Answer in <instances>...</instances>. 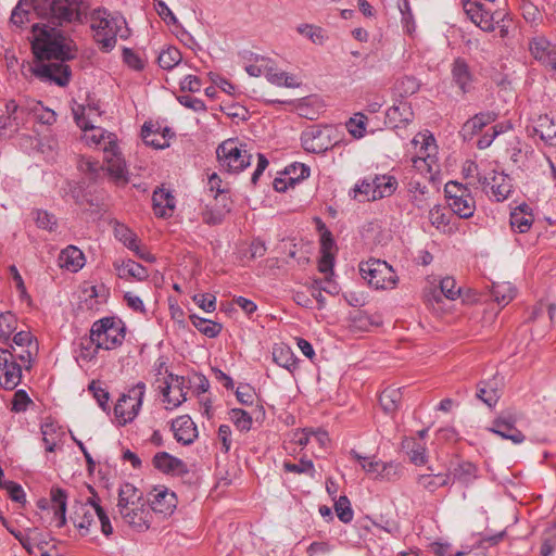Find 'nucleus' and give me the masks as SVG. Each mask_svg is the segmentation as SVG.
Masks as SVG:
<instances>
[{
  "instance_id": "obj_1",
  "label": "nucleus",
  "mask_w": 556,
  "mask_h": 556,
  "mask_svg": "<svg viewBox=\"0 0 556 556\" xmlns=\"http://www.w3.org/2000/svg\"><path fill=\"white\" fill-rule=\"evenodd\" d=\"M83 0H54L49 23L33 25L31 49L38 61L33 74L45 83L64 87L70 83L71 68L64 62L75 58L72 41L56 28L79 21Z\"/></svg>"
},
{
  "instance_id": "obj_2",
  "label": "nucleus",
  "mask_w": 556,
  "mask_h": 556,
  "mask_svg": "<svg viewBox=\"0 0 556 556\" xmlns=\"http://www.w3.org/2000/svg\"><path fill=\"white\" fill-rule=\"evenodd\" d=\"M90 20L93 38L105 51L115 47L117 37L127 39L130 36V29L121 13L98 8L92 11Z\"/></svg>"
},
{
  "instance_id": "obj_3",
  "label": "nucleus",
  "mask_w": 556,
  "mask_h": 556,
  "mask_svg": "<svg viewBox=\"0 0 556 556\" xmlns=\"http://www.w3.org/2000/svg\"><path fill=\"white\" fill-rule=\"evenodd\" d=\"M218 163L223 169L230 174H239L251 164L252 154L247 143L238 138L223 141L216 149Z\"/></svg>"
},
{
  "instance_id": "obj_4",
  "label": "nucleus",
  "mask_w": 556,
  "mask_h": 556,
  "mask_svg": "<svg viewBox=\"0 0 556 556\" xmlns=\"http://www.w3.org/2000/svg\"><path fill=\"white\" fill-rule=\"evenodd\" d=\"M90 331L96 338L97 346L108 351L121 346L126 336L125 324L116 317H103L96 320Z\"/></svg>"
},
{
  "instance_id": "obj_5",
  "label": "nucleus",
  "mask_w": 556,
  "mask_h": 556,
  "mask_svg": "<svg viewBox=\"0 0 556 556\" xmlns=\"http://www.w3.org/2000/svg\"><path fill=\"white\" fill-rule=\"evenodd\" d=\"M359 274L369 286L379 290L393 289L397 283V276L386 261L369 258L359 263Z\"/></svg>"
},
{
  "instance_id": "obj_6",
  "label": "nucleus",
  "mask_w": 556,
  "mask_h": 556,
  "mask_svg": "<svg viewBox=\"0 0 556 556\" xmlns=\"http://www.w3.org/2000/svg\"><path fill=\"white\" fill-rule=\"evenodd\" d=\"M71 519L81 535L90 533L92 525H96V519L99 520L101 531L105 536L113 533V527L103 507L78 504L75 506V510Z\"/></svg>"
},
{
  "instance_id": "obj_7",
  "label": "nucleus",
  "mask_w": 556,
  "mask_h": 556,
  "mask_svg": "<svg viewBox=\"0 0 556 556\" xmlns=\"http://www.w3.org/2000/svg\"><path fill=\"white\" fill-rule=\"evenodd\" d=\"M450 208L460 218H470L476 211V201L467 185L451 180L444 187Z\"/></svg>"
},
{
  "instance_id": "obj_8",
  "label": "nucleus",
  "mask_w": 556,
  "mask_h": 556,
  "mask_svg": "<svg viewBox=\"0 0 556 556\" xmlns=\"http://www.w3.org/2000/svg\"><path fill=\"white\" fill-rule=\"evenodd\" d=\"M144 392L146 384L140 381L117 400L114 414L119 426H125L137 417L142 405Z\"/></svg>"
},
{
  "instance_id": "obj_9",
  "label": "nucleus",
  "mask_w": 556,
  "mask_h": 556,
  "mask_svg": "<svg viewBox=\"0 0 556 556\" xmlns=\"http://www.w3.org/2000/svg\"><path fill=\"white\" fill-rule=\"evenodd\" d=\"M106 138L108 146L103 148V152L108 173L115 184L125 186L129 182V173L122 156L117 137L115 134H110Z\"/></svg>"
},
{
  "instance_id": "obj_10",
  "label": "nucleus",
  "mask_w": 556,
  "mask_h": 556,
  "mask_svg": "<svg viewBox=\"0 0 556 556\" xmlns=\"http://www.w3.org/2000/svg\"><path fill=\"white\" fill-rule=\"evenodd\" d=\"M518 414L514 409L502 412L492 422L489 431L503 439L510 440L514 444H520L526 440L525 434L516 428Z\"/></svg>"
},
{
  "instance_id": "obj_11",
  "label": "nucleus",
  "mask_w": 556,
  "mask_h": 556,
  "mask_svg": "<svg viewBox=\"0 0 556 556\" xmlns=\"http://www.w3.org/2000/svg\"><path fill=\"white\" fill-rule=\"evenodd\" d=\"M10 350H0V384L7 390L15 389L22 379V366Z\"/></svg>"
},
{
  "instance_id": "obj_12",
  "label": "nucleus",
  "mask_w": 556,
  "mask_h": 556,
  "mask_svg": "<svg viewBox=\"0 0 556 556\" xmlns=\"http://www.w3.org/2000/svg\"><path fill=\"white\" fill-rule=\"evenodd\" d=\"M301 142L305 151L323 153L332 147L329 129L313 126L302 132Z\"/></svg>"
},
{
  "instance_id": "obj_13",
  "label": "nucleus",
  "mask_w": 556,
  "mask_h": 556,
  "mask_svg": "<svg viewBox=\"0 0 556 556\" xmlns=\"http://www.w3.org/2000/svg\"><path fill=\"white\" fill-rule=\"evenodd\" d=\"M123 520L135 531H147L152 522V513L146 503L128 506L118 511Z\"/></svg>"
},
{
  "instance_id": "obj_14",
  "label": "nucleus",
  "mask_w": 556,
  "mask_h": 556,
  "mask_svg": "<svg viewBox=\"0 0 556 556\" xmlns=\"http://www.w3.org/2000/svg\"><path fill=\"white\" fill-rule=\"evenodd\" d=\"M531 55L543 66L556 72V47L543 36H538L529 41Z\"/></svg>"
},
{
  "instance_id": "obj_15",
  "label": "nucleus",
  "mask_w": 556,
  "mask_h": 556,
  "mask_svg": "<svg viewBox=\"0 0 556 556\" xmlns=\"http://www.w3.org/2000/svg\"><path fill=\"white\" fill-rule=\"evenodd\" d=\"M463 8L470 21L480 29L491 33L495 29V14L484 9V5L477 1L464 0Z\"/></svg>"
},
{
  "instance_id": "obj_16",
  "label": "nucleus",
  "mask_w": 556,
  "mask_h": 556,
  "mask_svg": "<svg viewBox=\"0 0 556 556\" xmlns=\"http://www.w3.org/2000/svg\"><path fill=\"white\" fill-rule=\"evenodd\" d=\"M150 511L163 515H170L176 508L177 497L174 492H170L164 486H156L150 493L148 500Z\"/></svg>"
},
{
  "instance_id": "obj_17",
  "label": "nucleus",
  "mask_w": 556,
  "mask_h": 556,
  "mask_svg": "<svg viewBox=\"0 0 556 556\" xmlns=\"http://www.w3.org/2000/svg\"><path fill=\"white\" fill-rule=\"evenodd\" d=\"M12 344L21 349V354H16V357L24 364L26 370H30L38 352V343L34 336L29 331H18L14 334Z\"/></svg>"
},
{
  "instance_id": "obj_18",
  "label": "nucleus",
  "mask_w": 556,
  "mask_h": 556,
  "mask_svg": "<svg viewBox=\"0 0 556 556\" xmlns=\"http://www.w3.org/2000/svg\"><path fill=\"white\" fill-rule=\"evenodd\" d=\"M337 245L332 233L329 229H325L320 236V258L318 262V270L326 275H333L334 252Z\"/></svg>"
},
{
  "instance_id": "obj_19",
  "label": "nucleus",
  "mask_w": 556,
  "mask_h": 556,
  "mask_svg": "<svg viewBox=\"0 0 556 556\" xmlns=\"http://www.w3.org/2000/svg\"><path fill=\"white\" fill-rule=\"evenodd\" d=\"M152 464L155 469L165 475L184 476L188 473L186 463L167 452H157L152 458Z\"/></svg>"
},
{
  "instance_id": "obj_20",
  "label": "nucleus",
  "mask_w": 556,
  "mask_h": 556,
  "mask_svg": "<svg viewBox=\"0 0 556 556\" xmlns=\"http://www.w3.org/2000/svg\"><path fill=\"white\" fill-rule=\"evenodd\" d=\"M452 80L459 88L463 94L468 93L472 89L475 80L469 64L463 58H456L451 65Z\"/></svg>"
},
{
  "instance_id": "obj_21",
  "label": "nucleus",
  "mask_w": 556,
  "mask_h": 556,
  "mask_svg": "<svg viewBox=\"0 0 556 556\" xmlns=\"http://www.w3.org/2000/svg\"><path fill=\"white\" fill-rule=\"evenodd\" d=\"M174 438L184 445H190L198 438L197 426L189 416H180L172 421Z\"/></svg>"
},
{
  "instance_id": "obj_22",
  "label": "nucleus",
  "mask_w": 556,
  "mask_h": 556,
  "mask_svg": "<svg viewBox=\"0 0 556 556\" xmlns=\"http://www.w3.org/2000/svg\"><path fill=\"white\" fill-rule=\"evenodd\" d=\"M173 386L166 383L162 390L164 402L168 404L167 408H176L186 401L185 378L181 376L169 375Z\"/></svg>"
},
{
  "instance_id": "obj_23",
  "label": "nucleus",
  "mask_w": 556,
  "mask_h": 556,
  "mask_svg": "<svg viewBox=\"0 0 556 556\" xmlns=\"http://www.w3.org/2000/svg\"><path fill=\"white\" fill-rule=\"evenodd\" d=\"M533 131L546 144L556 147V114L540 115L534 121Z\"/></svg>"
},
{
  "instance_id": "obj_24",
  "label": "nucleus",
  "mask_w": 556,
  "mask_h": 556,
  "mask_svg": "<svg viewBox=\"0 0 556 556\" xmlns=\"http://www.w3.org/2000/svg\"><path fill=\"white\" fill-rule=\"evenodd\" d=\"M40 432L42 442L45 443L46 452L52 453L56 450L59 443L62 442L64 432L61 426L58 425L51 417L45 418L40 425Z\"/></svg>"
},
{
  "instance_id": "obj_25",
  "label": "nucleus",
  "mask_w": 556,
  "mask_h": 556,
  "mask_svg": "<svg viewBox=\"0 0 556 556\" xmlns=\"http://www.w3.org/2000/svg\"><path fill=\"white\" fill-rule=\"evenodd\" d=\"M154 214L157 217L166 218L170 217L175 211V197L165 189H159L153 192L152 195Z\"/></svg>"
},
{
  "instance_id": "obj_26",
  "label": "nucleus",
  "mask_w": 556,
  "mask_h": 556,
  "mask_svg": "<svg viewBox=\"0 0 556 556\" xmlns=\"http://www.w3.org/2000/svg\"><path fill=\"white\" fill-rule=\"evenodd\" d=\"M371 187L374 188L371 201H376L391 197L397 188V180L391 175H374L371 176Z\"/></svg>"
},
{
  "instance_id": "obj_27",
  "label": "nucleus",
  "mask_w": 556,
  "mask_h": 556,
  "mask_svg": "<svg viewBox=\"0 0 556 556\" xmlns=\"http://www.w3.org/2000/svg\"><path fill=\"white\" fill-rule=\"evenodd\" d=\"M428 470L430 472L422 473L417 477V485L430 493L435 492L439 488L448 485L451 482L450 473H434L432 468L429 467Z\"/></svg>"
},
{
  "instance_id": "obj_28",
  "label": "nucleus",
  "mask_w": 556,
  "mask_h": 556,
  "mask_svg": "<svg viewBox=\"0 0 556 556\" xmlns=\"http://www.w3.org/2000/svg\"><path fill=\"white\" fill-rule=\"evenodd\" d=\"M510 226L514 231L519 233L527 232L533 224V215L527 204L517 206L510 213Z\"/></svg>"
},
{
  "instance_id": "obj_29",
  "label": "nucleus",
  "mask_w": 556,
  "mask_h": 556,
  "mask_svg": "<svg viewBox=\"0 0 556 556\" xmlns=\"http://www.w3.org/2000/svg\"><path fill=\"white\" fill-rule=\"evenodd\" d=\"M141 503H146L142 497V492L134 484L126 482L119 486L117 502L118 511H123V509L128 508V506Z\"/></svg>"
},
{
  "instance_id": "obj_30",
  "label": "nucleus",
  "mask_w": 556,
  "mask_h": 556,
  "mask_svg": "<svg viewBox=\"0 0 556 556\" xmlns=\"http://www.w3.org/2000/svg\"><path fill=\"white\" fill-rule=\"evenodd\" d=\"M59 263L71 271H78L85 264L84 253L74 245L63 249L59 255Z\"/></svg>"
},
{
  "instance_id": "obj_31",
  "label": "nucleus",
  "mask_w": 556,
  "mask_h": 556,
  "mask_svg": "<svg viewBox=\"0 0 556 556\" xmlns=\"http://www.w3.org/2000/svg\"><path fill=\"white\" fill-rule=\"evenodd\" d=\"M491 195L495 201L506 200L513 191L511 178L504 173H494L491 178Z\"/></svg>"
},
{
  "instance_id": "obj_32",
  "label": "nucleus",
  "mask_w": 556,
  "mask_h": 556,
  "mask_svg": "<svg viewBox=\"0 0 556 556\" xmlns=\"http://www.w3.org/2000/svg\"><path fill=\"white\" fill-rule=\"evenodd\" d=\"M410 115L407 103L401 102L387 110L386 124L391 128H401L410 122Z\"/></svg>"
},
{
  "instance_id": "obj_33",
  "label": "nucleus",
  "mask_w": 556,
  "mask_h": 556,
  "mask_svg": "<svg viewBox=\"0 0 556 556\" xmlns=\"http://www.w3.org/2000/svg\"><path fill=\"white\" fill-rule=\"evenodd\" d=\"M115 269L122 279L135 278L142 281L149 277L148 269L132 260L124 261L119 265L115 264Z\"/></svg>"
},
{
  "instance_id": "obj_34",
  "label": "nucleus",
  "mask_w": 556,
  "mask_h": 556,
  "mask_svg": "<svg viewBox=\"0 0 556 556\" xmlns=\"http://www.w3.org/2000/svg\"><path fill=\"white\" fill-rule=\"evenodd\" d=\"M51 502L54 509V518L58 520L56 527L62 528L66 523V491L61 488H52Z\"/></svg>"
},
{
  "instance_id": "obj_35",
  "label": "nucleus",
  "mask_w": 556,
  "mask_h": 556,
  "mask_svg": "<svg viewBox=\"0 0 556 556\" xmlns=\"http://www.w3.org/2000/svg\"><path fill=\"white\" fill-rule=\"evenodd\" d=\"M401 401L402 392L400 388L388 387L379 395V403L388 414L396 412Z\"/></svg>"
},
{
  "instance_id": "obj_36",
  "label": "nucleus",
  "mask_w": 556,
  "mask_h": 556,
  "mask_svg": "<svg viewBox=\"0 0 556 556\" xmlns=\"http://www.w3.org/2000/svg\"><path fill=\"white\" fill-rule=\"evenodd\" d=\"M452 475L455 481L467 486L478 478V468L470 462H462L453 469Z\"/></svg>"
},
{
  "instance_id": "obj_37",
  "label": "nucleus",
  "mask_w": 556,
  "mask_h": 556,
  "mask_svg": "<svg viewBox=\"0 0 556 556\" xmlns=\"http://www.w3.org/2000/svg\"><path fill=\"white\" fill-rule=\"evenodd\" d=\"M100 346H97L96 338L92 336L90 331L89 337H83L78 343L77 359H83L85 362H90L96 358Z\"/></svg>"
},
{
  "instance_id": "obj_38",
  "label": "nucleus",
  "mask_w": 556,
  "mask_h": 556,
  "mask_svg": "<svg viewBox=\"0 0 556 556\" xmlns=\"http://www.w3.org/2000/svg\"><path fill=\"white\" fill-rule=\"evenodd\" d=\"M491 293L498 305L505 306L515 298L516 290L510 282H497L493 283Z\"/></svg>"
},
{
  "instance_id": "obj_39",
  "label": "nucleus",
  "mask_w": 556,
  "mask_h": 556,
  "mask_svg": "<svg viewBox=\"0 0 556 556\" xmlns=\"http://www.w3.org/2000/svg\"><path fill=\"white\" fill-rule=\"evenodd\" d=\"M192 325L204 336L208 338H216L223 329L222 324L212 321L197 315L190 316Z\"/></svg>"
},
{
  "instance_id": "obj_40",
  "label": "nucleus",
  "mask_w": 556,
  "mask_h": 556,
  "mask_svg": "<svg viewBox=\"0 0 556 556\" xmlns=\"http://www.w3.org/2000/svg\"><path fill=\"white\" fill-rule=\"evenodd\" d=\"M408 192L410 201L416 207L424 208L428 205V188L426 185H422L419 180L412 179L408 182Z\"/></svg>"
},
{
  "instance_id": "obj_41",
  "label": "nucleus",
  "mask_w": 556,
  "mask_h": 556,
  "mask_svg": "<svg viewBox=\"0 0 556 556\" xmlns=\"http://www.w3.org/2000/svg\"><path fill=\"white\" fill-rule=\"evenodd\" d=\"M249 62H253L245 65V72L252 77H260L261 75H266L267 68H269V64L271 61L268 58L254 54L252 52L249 53Z\"/></svg>"
},
{
  "instance_id": "obj_42",
  "label": "nucleus",
  "mask_w": 556,
  "mask_h": 556,
  "mask_svg": "<svg viewBox=\"0 0 556 556\" xmlns=\"http://www.w3.org/2000/svg\"><path fill=\"white\" fill-rule=\"evenodd\" d=\"M273 359L277 365L288 369L289 371L296 368L295 357L291 349L288 346L274 348Z\"/></svg>"
},
{
  "instance_id": "obj_43",
  "label": "nucleus",
  "mask_w": 556,
  "mask_h": 556,
  "mask_svg": "<svg viewBox=\"0 0 556 556\" xmlns=\"http://www.w3.org/2000/svg\"><path fill=\"white\" fill-rule=\"evenodd\" d=\"M403 447L407 450V454L413 464L420 466L427 460L426 447L424 444L417 442L414 439L405 440Z\"/></svg>"
},
{
  "instance_id": "obj_44",
  "label": "nucleus",
  "mask_w": 556,
  "mask_h": 556,
  "mask_svg": "<svg viewBox=\"0 0 556 556\" xmlns=\"http://www.w3.org/2000/svg\"><path fill=\"white\" fill-rule=\"evenodd\" d=\"M181 61V53L175 47H168L160 52L157 58L159 65L166 71L173 70Z\"/></svg>"
},
{
  "instance_id": "obj_45",
  "label": "nucleus",
  "mask_w": 556,
  "mask_h": 556,
  "mask_svg": "<svg viewBox=\"0 0 556 556\" xmlns=\"http://www.w3.org/2000/svg\"><path fill=\"white\" fill-rule=\"evenodd\" d=\"M265 77L269 83L276 86H285L289 88H294L299 86V83L295 81V78L289 75L286 72H275L271 63L269 64V68H267Z\"/></svg>"
},
{
  "instance_id": "obj_46",
  "label": "nucleus",
  "mask_w": 556,
  "mask_h": 556,
  "mask_svg": "<svg viewBox=\"0 0 556 556\" xmlns=\"http://www.w3.org/2000/svg\"><path fill=\"white\" fill-rule=\"evenodd\" d=\"M16 329V316L12 312L0 313V339L8 341Z\"/></svg>"
},
{
  "instance_id": "obj_47",
  "label": "nucleus",
  "mask_w": 556,
  "mask_h": 556,
  "mask_svg": "<svg viewBox=\"0 0 556 556\" xmlns=\"http://www.w3.org/2000/svg\"><path fill=\"white\" fill-rule=\"evenodd\" d=\"M367 116L363 113H355L346 123L349 132L356 139L363 138L366 132Z\"/></svg>"
},
{
  "instance_id": "obj_48",
  "label": "nucleus",
  "mask_w": 556,
  "mask_h": 556,
  "mask_svg": "<svg viewBox=\"0 0 556 556\" xmlns=\"http://www.w3.org/2000/svg\"><path fill=\"white\" fill-rule=\"evenodd\" d=\"M229 418L233 422L236 428L242 432L249 431L253 424L251 415L241 408L230 409Z\"/></svg>"
},
{
  "instance_id": "obj_49",
  "label": "nucleus",
  "mask_w": 556,
  "mask_h": 556,
  "mask_svg": "<svg viewBox=\"0 0 556 556\" xmlns=\"http://www.w3.org/2000/svg\"><path fill=\"white\" fill-rule=\"evenodd\" d=\"M114 236L127 249L135 247V243L139 240L138 236L130 228L121 223L115 224Z\"/></svg>"
},
{
  "instance_id": "obj_50",
  "label": "nucleus",
  "mask_w": 556,
  "mask_h": 556,
  "mask_svg": "<svg viewBox=\"0 0 556 556\" xmlns=\"http://www.w3.org/2000/svg\"><path fill=\"white\" fill-rule=\"evenodd\" d=\"M33 216L36 222V225L45 230L53 231L55 230L58 223L56 218L53 214L45 211V210H34Z\"/></svg>"
},
{
  "instance_id": "obj_51",
  "label": "nucleus",
  "mask_w": 556,
  "mask_h": 556,
  "mask_svg": "<svg viewBox=\"0 0 556 556\" xmlns=\"http://www.w3.org/2000/svg\"><path fill=\"white\" fill-rule=\"evenodd\" d=\"M30 3L28 0H20L11 14V22L16 26H22L29 21Z\"/></svg>"
},
{
  "instance_id": "obj_52",
  "label": "nucleus",
  "mask_w": 556,
  "mask_h": 556,
  "mask_svg": "<svg viewBox=\"0 0 556 556\" xmlns=\"http://www.w3.org/2000/svg\"><path fill=\"white\" fill-rule=\"evenodd\" d=\"M334 511L338 518L344 523L351 522L354 516L350 500L345 495L340 496L334 503Z\"/></svg>"
},
{
  "instance_id": "obj_53",
  "label": "nucleus",
  "mask_w": 556,
  "mask_h": 556,
  "mask_svg": "<svg viewBox=\"0 0 556 556\" xmlns=\"http://www.w3.org/2000/svg\"><path fill=\"white\" fill-rule=\"evenodd\" d=\"M286 174L289 175L291 185H294L309 176L311 169L303 163H293L286 167Z\"/></svg>"
},
{
  "instance_id": "obj_54",
  "label": "nucleus",
  "mask_w": 556,
  "mask_h": 556,
  "mask_svg": "<svg viewBox=\"0 0 556 556\" xmlns=\"http://www.w3.org/2000/svg\"><path fill=\"white\" fill-rule=\"evenodd\" d=\"M282 466L287 472L307 473L314 477L315 468L313 462L309 459L301 458L298 464L285 462Z\"/></svg>"
},
{
  "instance_id": "obj_55",
  "label": "nucleus",
  "mask_w": 556,
  "mask_h": 556,
  "mask_svg": "<svg viewBox=\"0 0 556 556\" xmlns=\"http://www.w3.org/2000/svg\"><path fill=\"white\" fill-rule=\"evenodd\" d=\"M351 456L356 459L366 473L372 475L375 478L378 477V470L381 467V462L376 459H370L365 456H362L355 450L350 452Z\"/></svg>"
},
{
  "instance_id": "obj_56",
  "label": "nucleus",
  "mask_w": 556,
  "mask_h": 556,
  "mask_svg": "<svg viewBox=\"0 0 556 556\" xmlns=\"http://www.w3.org/2000/svg\"><path fill=\"white\" fill-rule=\"evenodd\" d=\"M429 220L437 229H444L450 223L448 215L441 205H434L430 208Z\"/></svg>"
},
{
  "instance_id": "obj_57",
  "label": "nucleus",
  "mask_w": 556,
  "mask_h": 556,
  "mask_svg": "<svg viewBox=\"0 0 556 556\" xmlns=\"http://www.w3.org/2000/svg\"><path fill=\"white\" fill-rule=\"evenodd\" d=\"M298 31L311 39L313 43L323 45L325 41L324 30L320 27L309 24H303L298 27Z\"/></svg>"
},
{
  "instance_id": "obj_58",
  "label": "nucleus",
  "mask_w": 556,
  "mask_h": 556,
  "mask_svg": "<svg viewBox=\"0 0 556 556\" xmlns=\"http://www.w3.org/2000/svg\"><path fill=\"white\" fill-rule=\"evenodd\" d=\"M440 291L448 300H455L460 294V287H457L453 277H445L440 281Z\"/></svg>"
},
{
  "instance_id": "obj_59",
  "label": "nucleus",
  "mask_w": 556,
  "mask_h": 556,
  "mask_svg": "<svg viewBox=\"0 0 556 556\" xmlns=\"http://www.w3.org/2000/svg\"><path fill=\"white\" fill-rule=\"evenodd\" d=\"M88 389H89V391L92 392L93 397L97 400L99 406L104 412H108L109 410V400H110L109 392L105 389H103L100 384H98L97 381H91Z\"/></svg>"
},
{
  "instance_id": "obj_60",
  "label": "nucleus",
  "mask_w": 556,
  "mask_h": 556,
  "mask_svg": "<svg viewBox=\"0 0 556 556\" xmlns=\"http://www.w3.org/2000/svg\"><path fill=\"white\" fill-rule=\"evenodd\" d=\"M477 397L485 403L489 407H492L497 403L500 394L496 389L488 388L486 384H483L478 387Z\"/></svg>"
},
{
  "instance_id": "obj_61",
  "label": "nucleus",
  "mask_w": 556,
  "mask_h": 556,
  "mask_svg": "<svg viewBox=\"0 0 556 556\" xmlns=\"http://www.w3.org/2000/svg\"><path fill=\"white\" fill-rule=\"evenodd\" d=\"M397 90L401 96H412L419 90V81L413 76H405L399 80Z\"/></svg>"
},
{
  "instance_id": "obj_62",
  "label": "nucleus",
  "mask_w": 556,
  "mask_h": 556,
  "mask_svg": "<svg viewBox=\"0 0 556 556\" xmlns=\"http://www.w3.org/2000/svg\"><path fill=\"white\" fill-rule=\"evenodd\" d=\"M124 63L135 71H142L144 68V61L130 48L123 49Z\"/></svg>"
},
{
  "instance_id": "obj_63",
  "label": "nucleus",
  "mask_w": 556,
  "mask_h": 556,
  "mask_svg": "<svg viewBox=\"0 0 556 556\" xmlns=\"http://www.w3.org/2000/svg\"><path fill=\"white\" fill-rule=\"evenodd\" d=\"M30 403L31 400L27 392L22 389L17 390L13 395L11 410L15 413L25 412Z\"/></svg>"
},
{
  "instance_id": "obj_64",
  "label": "nucleus",
  "mask_w": 556,
  "mask_h": 556,
  "mask_svg": "<svg viewBox=\"0 0 556 556\" xmlns=\"http://www.w3.org/2000/svg\"><path fill=\"white\" fill-rule=\"evenodd\" d=\"M192 300L206 313H212L216 309V296L213 294L199 293L193 295Z\"/></svg>"
}]
</instances>
